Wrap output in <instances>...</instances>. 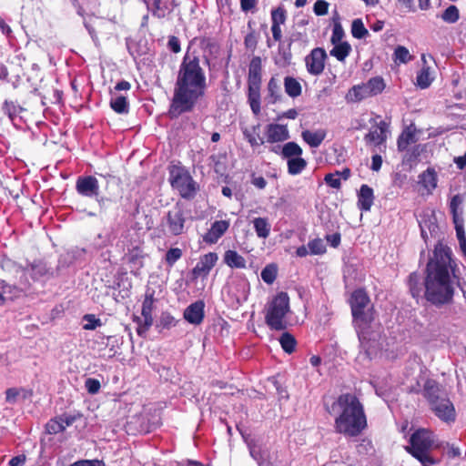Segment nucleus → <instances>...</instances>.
<instances>
[{
  "mask_svg": "<svg viewBox=\"0 0 466 466\" xmlns=\"http://www.w3.org/2000/svg\"><path fill=\"white\" fill-rule=\"evenodd\" d=\"M206 87V76L198 56L187 53L178 70L170 114L178 116L191 111L204 96Z\"/></svg>",
  "mask_w": 466,
  "mask_h": 466,
  "instance_id": "f257e3e1",
  "label": "nucleus"
},
{
  "mask_svg": "<svg viewBox=\"0 0 466 466\" xmlns=\"http://www.w3.org/2000/svg\"><path fill=\"white\" fill-rule=\"evenodd\" d=\"M450 248L438 244L433 257L426 268L424 279L425 298L434 305H442L451 300L453 296L454 268Z\"/></svg>",
  "mask_w": 466,
  "mask_h": 466,
  "instance_id": "f03ea898",
  "label": "nucleus"
},
{
  "mask_svg": "<svg viewBox=\"0 0 466 466\" xmlns=\"http://www.w3.org/2000/svg\"><path fill=\"white\" fill-rule=\"evenodd\" d=\"M328 411L329 414H337L334 426L340 434L356 437L367 426L363 406L352 393L339 395Z\"/></svg>",
  "mask_w": 466,
  "mask_h": 466,
  "instance_id": "7ed1b4c3",
  "label": "nucleus"
},
{
  "mask_svg": "<svg viewBox=\"0 0 466 466\" xmlns=\"http://www.w3.org/2000/svg\"><path fill=\"white\" fill-rule=\"evenodd\" d=\"M410 444L406 447L407 451L420 461L423 466L438 463V461L430 455V451L434 446L432 432L425 429H419L410 436Z\"/></svg>",
  "mask_w": 466,
  "mask_h": 466,
  "instance_id": "20e7f679",
  "label": "nucleus"
},
{
  "mask_svg": "<svg viewBox=\"0 0 466 466\" xmlns=\"http://www.w3.org/2000/svg\"><path fill=\"white\" fill-rule=\"evenodd\" d=\"M289 311V298L286 292L278 293L268 304L265 322L270 329L284 330L287 328L286 315Z\"/></svg>",
  "mask_w": 466,
  "mask_h": 466,
  "instance_id": "39448f33",
  "label": "nucleus"
},
{
  "mask_svg": "<svg viewBox=\"0 0 466 466\" xmlns=\"http://www.w3.org/2000/svg\"><path fill=\"white\" fill-rule=\"evenodd\" d=\"M351 312L357 327L370 325L374 320V313L370 304V298L362 289L355 290L350 298Z\"/></svg>",
  "mask_w": 466,
  "mask_h": 466,
  "instance_id": "423d86ee",
  "label": "nucleus"
},
{
  "mask_svg": "<svg viewBox=\"0 0 466 466\" xmlns=\"http://www.w3.org/2000/svg\"><path fill=\"white\" fill-rule=\"evenodd\" d=\"M170 183L178 190L184 198H191L197 192L196 182L187 170L180 167H172L170 169Z\"/></svg>",
  "mask_w": 466,
  "mask_h": 466,
  "instance_id": "0eeeda50",
  "label": "nucleus"
},
{
  "mask_svg": "<svg viewBox=\"0 0 466 466\" xmlns=\"http://www.w3.org/2000/svg\"><path fill=\"white\" fill-rule=\"evenodd\" d=\"M370 325L358 328V335L361 348L364 350L369 358L375 356L380 349L379 341L380 333L377 331H370Z\"/></svg>",
  "mask_w": 466,
  "mask_h": 466,
  "instance_id": "6e6552de",
  "label": "nucleus"
},
{
  "mask_svg": "<svg viewBox=\"0 0 466 466\" xmlns=\"http://www.w3.org/2000/svg\"><path fill=\"white\" fill-rule=\"evenodd\" d=\"M185 213L181 208L175 207L167 212L166 217V226L171 235H181L185 229Z\"/></svg>",
  "mask_w": 466,
  "mask_h": 466,
  "instance_id": "1a4fd4ad",
  "label": "nucleus"
},
{
  "mask_svg": "<svg viewBox=\"0 0 466 466\" xmlns=\"http://www.w3.org/2000/svg\"><path fill=\"white\" fill-rule=\"evenodd\" d=\"M326 58L327 54L323 48H314L305 58L309 73L313 76L320 75L324 70Z\"/></svg>",
  "mask_w": 466,
  "mask_h": 466,
  "instance_id": "9d476101",
  "label": "nucleus"
},
{
  "mask_svg": "<svg viewBox=\"0 0 466 466\" xmlns=\"http://www.w3.org/2000/svg\"><path fill=\"white\" fill-rule=\"evenodd\" d=\"M422 395L429 403L434 405L441 399L448 397L445 389L435 380L428 379L422 388Z\"/></svg>",
  "mask_w": 466,
  "mask_h": 466,
  "instance_id": "9b49d317",
  "label": "nucleus"
},
{
  "mask_svg": "<svg viewBox=\"0 0 466 466\" xmlns=\"http://www.w3.org/2000/svg\"><path fill=\"white\" fill-rule=\"evenodd\" d=\"M431 410L441 420L450 423L456 419V411L449 397L441 399L430 407Z\"/></svg>",
  "mask_w": 466,
  "mask_h": 466,
  "instance_id": "f8f14e48",
  "label": "nucleus"
},
{
  "mask_svg": "<svg viewBox=\"0 0 466 466\" xmlns=\"http://www.w3.org/2000/svg\"><path fill=\"white\" fill-rule=\"evenodd\" d=\"M78 194L86 198H98L99 186L97 179L93 176L79 177L76 182Z\"/></svg>",
  "mask_w": 466,
  "mask_h": 466,
  "instance_id": "ddd939ff",
  "label": "nucleus"
},
{
  "mask_svg": "<svg viewBox=\"0 0 466 466\" xmlns=\"http://www.w3.org/2000/svg\"><path fill=\"white\" fill-rule=\"evenodd\" d=\"M218 259V254L215 252H209L202 256L198 264L192 269V275L194 279H198L199 277H207L212 268L216 265Z\"/></svg>",
  "mask_w": 466,
  "mask_h": 466,
  "instance_id": "4468645a",
  "label": "nucleus"
},
{
  "mask_svg": "<svg viewBox=\"0 0 466 466\" xmlns=\"http://www.w3.org/2000/svg\"><path fill=\"white\" fill-rule=\"evenodd\" d=\"M265 136V142L274 144L288 140L289 138V132L286 126L269 124L266 127Z\"/></svg>",
  "mask_w": 466,
  "mask_h": 466,
  "instance_id": "2eb2a0df",
  "label": "nucleus"
},
{
  "mask_svg": "<svg viewBox=\"0 0 466 466\" xmlns=\"http://www.w3.org/2000/svg\"><path fill=\"white\" fill-rule=\"evenodd\" d=\"M154 297L153 294H147L142 304L141 314L144 318V323L139 324L137 328L138 335H143L153 324L152 310H153Z\"/></svg>",
  "mask_w": 466,
  "mask_h": 466,
  "instance_id": "dca6fc26",
  "label": "nucleus"
},
{
  "mask_svg": "<svg viewBox=\"0 0 466 466\" xmlns=\"http://www.w3.org/2000/svg\"><path fill=\"white\" fill-rule=\"evenodd\" d=\"M205 303L203 300H197L190 304L184 310V319L190 324L199 325L204 319Z\"/></svg>",
  "mask_w": 466,
  "mask_h": 466,
  "instance_id": "f3484780",
  "label": "nucleus"
},
{
  "mask_svg": "<svg viewBox=\"0 0 466 466\" xmlns=\"http://www.w3.org/2000/svg\"><path fill=\"white\" fill-rule=\"evenodd\" d=\"M229 228V222L227 220H217L210 229L203 236V240L208 244H215L226 233Z\"/></svg>",
  "mask_w": 466,
  "mask_h": 466,
  "instance_id": "a211bd4d",
  "label": "nucleus"
},
{
  "mask_svg": "<svg viewBox=\"0 0 466 466\" xmlns=\"http://www.w3.org/2000/svg\"><path fill=\"white\" fill-rule=\"evenodd\" d=\"M388 125L384 121H380L375 127H372L369 133L365 135V141L376 146L383 144L387 139Z\"/></svg>",
  "mask_w": 466,
  "mask_h": 466,
  "instance_id": "6ab92c4d",
  "label": "nucleus"
},
{
  "mask_svg": "<svg viewBox=\"0 0 466 466\" xmlns=\"http://www.w3.org/2000/svg\"><path fill=\"white\" fill-rule=\"evenodd\" d=\"M248 86L249 87H258L261 86V59L259 56H254L249 64L248 75Z\"/></svg>",
  "mask_w": 466,
  "mask_h": 466,
  "instance_id": "aec40b11",
  "label": "nucleus"
},
{
  "mask_svg": "<svg viewBox=\"0 0 466 466\" xmlns=\"http://www.w3.org/2000/svg\"><path fill=\"white\" fill-rule=\"evenodd\" d=\"M416 128L410 125L398 137L397 147L400 152L407 150L408 147L417 142Z\"/></svg>",
  "mask_w": 466,
  "mask_h": 466,
  "instance_id": "412c9836",
  "label": "nucleus"
},
{
  "mask_svg": "<svg viewBox=\"0 0 466 466\" xmlns=\"http://www.w3.org/2000/svg\"><path fill=\"white\" fill-rule=\"evenodd\" d=\"M373 189L368 185L360 187L358 195V206L361 210L369 211L373 204Z\"/></svg>",
  "mask_w": 466,
  "mask_h": 466,
  "instance_id": "4be33fe9",
  "label": "nucleus"
},
{
  "mask_svg": "<svg viewBox=\"0 0 466 466\" xmlns=\"http://www.w3.org/2000/svg\"><path fill=\"white\" fill-rule=\"evenodd\" d=\"M437 180L436 171L429 167L419 176L418 183L420 184L429 194H431L437 187Z\"/></svg>",
  "mask_w": 466,
  "mask_h": 466,
  "instance_id": "5701e85b",
  "label": "nucleus"
},
{
  "mask_svg": "<svg viewBox=\"0 0 466 466\" xmlns=\"http://www.w3.org/2000/svg\"><path fill=\"white\" fill-rule=\"evenodd\" d=\"M370 96V95L369 93L367 86L366 84H363L354 86L353 87H351L346 94L345 99L349 103H356Z\"/></svg>",
  "mask_w": 466,
  "mask_h": 466,
  "instance_id": "b1692460",
  "label": "nucleus"
},
{
  "mask_svg": "<svg viewBox=\"0 0 466 466\" xmlns=\"http://www.w3.org/2000/svg\"><path fill=\"white\" fill-rule=\"evenodd\" d=\"M303 140L308 143L311 147H318L326 137V131L319 129L315 132L304 130L301 133Z\"/></svg>",
  "mask_w": 466,
  "mask_h": 466,
  "instance_id": "393cba45",
  "label": "nucleus"
},
{
  "mask_svg": "<svg viewBox=\"0 0 466 466\" xmlns=\"http://www.w3.org/2000/svg\"><path fill=\"white\" fill-rule=\"evenodd\" d=\"M224 262L230 268H246V259L235 250L229 249L225 252Z\"/></svg>",
  "mask_w": 466,
  "mask_h": 466,
  "instance_id": "a878e982",
  "label": "nucleus"
},
{
  "mask_svg": "<svg viewBox=\"0 0 466 466\" xmlns=\"http://www.w3.org/2000/svg\"><path fill=\"white\" fill-rule=\"evenodd\" d=\"M253 225L258 238H267L269 236L271 226L267 218H256Z\"/></svg>",
  "mask_w": 466,
  "mask_h": 466,
  "instance_id": "bb28decb",
  "label": "nucleus"
},
{
  "mask_svg": "<svg viewBox=\"0 0 466 466\" xmlns=\"http://www.w3.org/2000/svg\"><path fill=\"white\" fill-rule=\"evenodd\" d=\"M334 47L330 50V56L343 62L351 51V46L348 42L333 44Z\"/></svg>",
  "mask_w": 466,
  "mask_h": 466,
  "instance_id": "cd10ccee",
  "label": "nucleus"
},
{
  "mask_svg": "<svg viewBox=\"0 0 466 466\" xmlns=\"http://www.w3.org/2000/svg\"><path fill=\"white\" fill-rule=\"evenodd\" d=\"M284 87L285 92L290 97H297L301 94V85L296 78L292 76H286L284 78Z\"/></svg>",
  "mask_w": 466,
  "mask_h": 466,
  "instance_id": "c85d7f7f",
  "label": "nucleus"
},
{
  "mask_svg": "<svg viewBox=\"0 0 466 466\" xmlns=\"http://www.w3.org/2000/svg\"><path fill=\"white\" fill-rule=\"evenodd\" d=\"M248 103L252 112L258 116L260 113V88L248 86Z\"/></svg>",
  "mask_w": 466,
  "mask_h": 466,
  "instance_id": "c756f323",
  "label": "nucleus"
},
{
  "mask_svg": "<svg viewBox=\"0 0 466 466\" xmlns=\"http://www.w3.org/2000/svg\"><path fill=\"white\" fill-rule=\"evenodd\" d=\"M268 102L270 104H275L281 96L280 93V84L279 79L275 76H272L268 83Z\"/></svg>",
  "mask_w": 466,
  "mask_h": 466,
  "instance_id": "7c9ffc66",
  "label": "nucleus"
},
{
  "mask_svg": "<svg viewBox=\"0 0 466 466\" xmlns=\"http://www.w3.org/2000/svg\"><path fill=\"white\" fill-rule=\"evenodd\" d=\"M302 155L301 147L295 142L286 143L281 149V157L288 160Z\"/></svg>",
  "mask_w": 466,
  "mask_h": 466,
  "instance_id": "2f4dec72",
  "label": "nucleus"
},
{
  "mask_svg": "<svg viewBox=\"0 0 466 466\" xmlns=\"http://www.w3.org/2000/svg\"><path fill=\"white\" fill-rule=\"evenodd\" d=\"M110 106L118 114H125L128 112V103L124 96H116L115 97H112Z\"/></svg>",
  "mask_w": 466,
  "mask_h": 466,
  "instance_id": "473e14b6",
  "label": "nucleus"
},
{
  "mask_svg": "<svg viewBox=\"0 0 466 466\" xmlns=\"http://www.w3.org/2000/svg\"><path fill=\"white\" fill-rule=\"evenodd\" d=\"M307 166V162L300 156L288 160V171L291 175L299 174Z\"/></svg>",
  "mask_w": 466,
  "mask_h": 466,
  "instance_id": "72a5a7b5",
  "label": "nucleus"
},
{
  "mask_svg": "<svg viewBox=\"0 0 466 466\" xmlns=\"http://www.w3.org/2000/svg\"><path fill=\"white\" fill-rule=\"evenodd\" d=\"M441 17L446 23L454 24L460 18L459 9L456 5H451L443 11Z\"/></svg>",
  "mask_w": 466,
  "mask_h": 466,
  "instance_id": "f704fd0d",
  "label": "nucleus"
},
{
  "mask_svg": "<svg viewBox=\"0 0 466 466\" xmlns=\"http://www.w3.org/2000/svg\"><path fill=\"white\" fill-rule=\"evenodd\" d=\"M409 287L413 298L420 296L422 286L420 284V278L417 273H411L409 277Z\"/></svg>",
  "mask_w": 466,
  "mask_h": 466,
  "instance_id": "c9c22d12",
  "label": "nucleus"
},
{
  "mask_svg": "<svg viewBox=\"0 0 466 466\" xmlns=\"http://www.w3.org/2000/svg\"><path fill=\"white\" fill-rule=\"evenodd\" d=\"M333 21H334V26H333L330 42L332 44L343 43L341 40L344 36V30L339 22V17L338 13H336V17L333 18Z\"/></svg>",
  "mask_w": 466,
  "mask_h": 466,
  "instance_id": "e433bc0d",
  "label": "nucleus"
},
{
  "mask_svg": "<svg viewBox=\"0 0 466 466\" xmlns=\"http://www.w3.org/2000/svg\"><path fill=\"white\" fill-rule=\"evenodd\" d=\"M259 125L253 127L252 132L247 128L243 131L245 137L252 147L263 145L265 143V140L257 132V129H259Z\"/></svg>",
  "mask_w": 466,
  "mask_h": 466,
  "instance_id": "4c0bfd02",
  "label": "nucleus"
},
{
  "mask_svg": "<svg viewBox=\"0 0 466 466\" xmlns=\"http://www.w3.org/2000/svg\"><path fill=\"white\" fill-rule=\"evenodd\" d=\"M366 86H367V88L369 90L370 96L380 93L385 87L384 81L380 77H373V78L370 79L366 83Z\"/></svg>",
  "mask_w": 466,
  "mask_h": 466,
  "instance_id": "58836bf2",
  "label": "nucleus"
},
{
  "mask_svg": "<svg viewBox=\"0 0 466 466\" xmlns=\"http://www.w3.org/2000/svg\"><path fill=\"white\" fill-rule=\"evenodd\" d=\"M416 80H417V85L420 88H427L428 86H430V85L432 82V77L431 76V73H430V67L429 66L422 67V69L419 72Z\"/></svg>",
  "mask_w": 466,
  "mask_h": 466,
  "instance_id": "ea45409f",
  "label": "nucleus"
},
{
  "mask_svg": "<svg viewBox=\"0 0 466 466\" xmlns=\"http://www.w3.org/2000/svg\"><path fill=\"white\" fill-rule=\"evenodd\" d=\"M46 429L47 433L49 434H56L64 431L66 430V426L64 424V418L59 417L49 420L46 426Z\"/></svg>",
  "mask_w": 466,
  "mask_h": 466,
  "instance_id": "a19ab883",
  "label": "nucleus"
},
{
  "mask_svg": "<svg viewBox=\"0 0 466 466\" xmlns=\"http://www.w3.org/2000/svg\"><path fill=\"white\" fill-rule=\"evenodd\" d=\"M279 342L282 349L287 353H292L294 351L296 347V339L291 334L288 332L283 333L279 339Z\"/></svg>",
  "mask_w": 466,
  "mask_h": 466,
  "instance_id": "79ce46f5",
  "label": "nucleus"
},
{
  "mask_svg": "<svg viewBox=\"0 0 466 466\" xmlns=\"http://www.w3.org/2000/svg\"><path fill=\"white\" fill-rule=\"evenodd\" d=\"M147 4V7L149 8V2L151 0H144ZM167 6L163 4V0H152V14L153 15L161 18L166 15L167 13Z\"/></svg>",
  "mask_w": 466,
  "mask_h": 466,
  "instance_id": "37998d69",
  "label": "nucleus"
},
{
  "mask_svg": "<svg viewBox=\"0 0 466 466\" xmlns=\"http://www.w3.org/2000/svg\"><path fill=\"white\" fill-rule=\"evenodd\" d=\"M277 267L273 264L266 266L261 271V279L267 284H272L277 278Z\"/></svg>",
  "mask_w": 466,
  "mask_h": 466,
  "instance_id": "c03bdc74",
  "label": "nucleus"
},
{
  "mask_svg": "<svg viewBox=\"0 0 466 466\" xmlns=\"http://www.w3.org/2000/svg\"><path fill=\"white\" fill-rule=\"evenodd\" d=\"M351 34L355 38L361 39L365 37L369 32L360 19H355L351 24Z\"/></svg>",
  "mask_w": 466,
  "mask_h": 466,
  "instance_id": "a18cd8bd",
  "label": "nucleus"
},
{
  "mask_svg": "<svg viewBox=\"0 0 466 466\" xmlns=\"http://www.w3.org/2000/svg\"><path fill=\"white\" fill-rule=\"evenodd\" d=\"M286 10L282 6H279L271 11L272 25L280 26L285 24L287 15Z\"/></svg>",
  "mask_w": 466,
  "mask_h": 466,
  "instance_id": "49530a36",
  "label": "nucleus"
},
{
  "mask_svg": "<svg viewBox=\"0 0 466 466\" xmlns=\"http://www.w3.org/2000/svg\"><path fill=\"white\" fill-rule=\"evenodd\" d=\"M311 255H322L326 252V246L321 238H315L308 243Z\"/></svg>",
  "mask_w": 466,
  "mask_h": 466,
  "instance_id": "de8ad7c7",
  "label": "nucleus"
},
{
  "mask_svg": "<svg viewBox=\"0 0 466 466\" xmlns=\"http://www.w3.org/2000/svg\"><path fill=\"white\" fill-rule=\"evenodd\" d=\"M424 150V147L420 144L419 145H415L414 147H412L410 149H408L405 150L406 151V154L404 156V159L407 161V162H415L419 159L420 154L423 152Z\"/></svg>",
  "mask_w": 466,
  "mask_h": 466,
  "instance_id": "09e8293b",
  "label": "nucleus"
},
{
  "mask_svg": "<svg viewBox=\"0 0 466 466\" xmlns=\"http://www.w3.org/2000/svg\"><path fill=\"white\" fill-rule=\"evenodd\" d=\"M394 56L395 60H399L401 63H407L412 58V56L410 55L409 50L402 46H399L396 47Z\"/></svg>",
  "mask_w": 466,
  "mask_h": 466,
  "instance_id": "8fccbe9b",
  "label": "nucleus"
},
{
  "mask_svg": "<svg viewBox=\"0 0 466 466\" xmlns=\"http://www.w3.org/2000/svg\"><path fill=\"white\" fill-rule=\"evenodd\" d=\"M182 257V250L178 248H172L166 253V262L173 266Z\"/></svg>",
  "mask_w": 466,
  "mask_h": 466,
  "instance_id": "3c124183",
  "label": "nucleus"
},
{
  "mask_svg": "<svg viewBox=\"0 0 466 466\" xmlns=\"http://www.w3.org/2000/svg\"><path fill=\"white\" fill-rule=\"evenodd\" d=\"M0 290H3L5 291L3 293V298H2V300H1V304H4L5 299L8 298H12L13 295H15L17 289L15 288V287H12L10 285H8L7 283H5V281H0Z\"/></svg>",
  "mask_w": 466,
  "mask_h": 466,
  "instance_id": "603ef678",
  "label": "nucleus"
},
{
  "mask_svg": "<svg viewBox=\"0 0 466 466\" xmlns=\"http://www.w3.org/2000/svg\"><path fill=\"white\" fill-rule=\"evenodd\" d=\"M85 386H86V390L90 394L97 393L101 387L99 380H96V379H92V378H88L86 380Z\"/></svg>",
  "mask_w": 466,
  "mask_h": 466,
  "instance_id": "864d4df0",
  "label": "nucleus"
},
{
  "mask_svg": "<svg viewBox=\"0 0 466 466\" xmlns=\"http://www.w3.org/2000/svg\"><path fill=\"white\" fill-rule=\"evenodd\" d=\"M244 44L247 49L254 51L258 45V38L254 31L245 36Z\"/></svg>",
  "mask_w": 466,
  "mask_h": 466,
  "instance_id": "5fc2aeb1",
  "label": "nucleus"
},
{
  "mask_svg": "<svg viewBox=\"0 0 466 466\" xmlns=\"http://www.w3.org/2000/svg\"><path fill=\"white\" fill-rule=\"evenodd\" d=\"M248 444L249 447V452H250L251 457L255 461H257L259 465H261V463L263 461V454L261 452L260 448L256 444H252L251 442H248Z\"/></svg>",
  "mask_w": 466,
  "mask_h": 466,
  "instance_id": "6e6d98bb",
  "label": "nucleus"
},
{
  "mask_svg": "<svg viewBox=\"0 0 466 466\" xmlns=\"http://www.w3.org/2000/svg\"><path fill=\"white\" fill-rule=\"evenodd\" d=\"M329 3L325 0H318L313 6V11L317 15H324L328 13Z\"/></svg>",
  "mask_w": 466,
  "mask_h": 466,
  "instance_id": "4d7b16f0",
  "label": "nucleus"
},
{
  "mask_svg": "<svg viewBox=\"0 0 466 466\" xmlns=\"http://www.w3.org/2000/svg\"><path fill=\"white\" fill-rule=\"evenodd\" d=\"M159 322H160V325L166 329H170L171 327L175 326V324H176L175 318L167 312H163L161 314Z\"/></svg>",
  "mask_w": 466,
  "mask_h": 466,
  "instance_id": "13d9d810",
  "label": "nucleus"
},
{
  "mask_svg": "<svg viewBox=\"0 0 466 466\" xmlns=\"http://www.w3.org/2000/svg\"><path fill=\"white\" fill-rule=\"evenodd\" d=\"M84 319L87 320V323L84 325L85 329L92 330L101 326V320L96 319L95 315H86Z\"/></svg>",
  "mask_w": 466,
  "mask_h": 466,
  "instance_id": "bf43d9fd",
  "label": "nucleus"
},
{
  "mask_svg": "<svg viewBox=\"0 0 466 466\" xmlns=\"http://www.w3.org/2000/svg\"><path fill=\"white\" fill-rule=\"evenodd\" d=\"M324 181L331 187L333 188H339L340 187V178L336 174H327L324 177Z\"/></svg>",
  "mask_w": 466,
  "mask_h": 466,
  "instance_id": "052dcab7",
  "label": "nucleus"
},
{
  "mask_svg": "<svg viewBox=\"0 0 466 466\" xmlns=\"http://www.w3.org/2000/svg\"><path fill=\"white\" fill-rule=\"evenodd\" d=\"M70 466H105V463L100 460H81L76 461Z\"/></svg>",
  "mask_w": 466,
  "mask_h": 466,
  "instance_id": "680f3d73",
  "label": "nucleus"
},
{
  "mask_svg": "<svg viewBox=\"0 0 466 466\" xmlns=\"http://www.w3.org/2000/svg\"><path fill=\"white\" fill-rule=\"evenodd\" d=\"M167 46H168L169 49L171 51H173L174 53L180 52V42L177 36H175V35L170 36L168 39Z\"/></svg>",
  "mask_w": 466,
  "mask_h": 466,
  "instance_id": "e2e57ef3",
  "label": "nucleus"
},
{
  "mask_svg": "<svg viewBox=\"0 0 466 466\" xmlns=\"http://www.w3.org/2000/svg\"><path fill=\"white\" fill-rule=\"evenodd\" d=\"M461 203H462V198L460 195L453 196L451 200V203H450L451 211L459 210V208L461 205Z\"/></svg>",
  "mask_w": 466,
  "mask_h": 466,
  "instance_id": "0e129e2a",
  "label": "nucleus"
},
{
  "mask_svg": "<svg viewBox=\"0 0 466 466\" xmlns=\"http://www.w3.org/2000/svg\"><path fill=\"white\" fill-rule=\"evenodd\" d=\"M19 392L15 388L7 389L5 391V399L8 402H15L16 400V398L18 396Z\"/></svg>",
  "mask_w": 466,
  "mask_h": 466,
  "instance_id": "69168bd1",
  "label": "nucleus"
},
{
  "mask_svg": "<svg viewBox=\"0 0 466 466\" xmlns=\"http://www.w3.org/2000/svg\"><path fill=\"white\" fill-rule=\"evenodd\" d=\"M326 239L333 248H337L340 243V234L334 233L332 235H327Z\"/></svg>",
  "mask_w": 466,
  "mask_h": 466,
  "instance_id": "338daca9",
  "label": "nucleus"
},
{
  "mask_svg": "<svg viewBox=\"0 0 466 466\" xmlns=\"http://www.w3.org/2000/svg\"><path fill=\"white\" fill-rule=\"evenodd\" d=\"M26 461L25 455H18L15 457H13L10 461V466H24L25 462Z\"/></svg>",
  "mask_w": 466,
  "mask_h": 466,
  "instance_id": "774afa93",
  "label": "nucleus"
}]
</instances>
